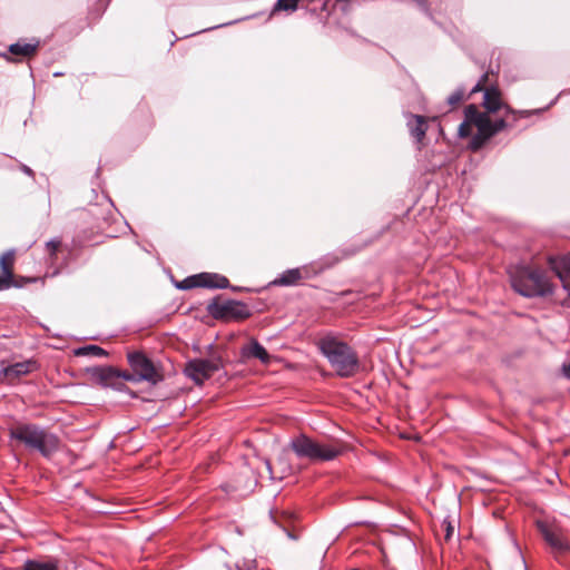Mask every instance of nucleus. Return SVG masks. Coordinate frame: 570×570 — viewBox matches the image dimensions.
Here are the masks:
<instances>
[{
	"instance_id": "nucleus-1",
	"label": "nucleus",
	"mask_w": 570,
	"mask_h": 570,
	"mask_svg": "<svg viewBox=\"0 0 570 570\" xmlns=\"http://www.w3.org/2000/svg\"><path fill=\"white\" fill-rule=\"evenodd\" d=\"M488 73H484L472 88L471 94L484 90L483 102L485 111H480L478 106L471 104L464 108V120L459 126V137L471 136L472 126L478 132L471 137L469 148L478 151L484 144L507 127H512L519 118L529 116L528 111H517L502 101L501 92L495 87L484 88Z\"/></svg>"
},
{
	"instance_id": "nucleus-2",
	"label": "nucleus",
	"mask_w": 570,
	"mask_h": 570,
	"mask_svg": "<svg viewBox=\"0 0 570 570\" xmlns=\"http://www.w3.org/2000/svg\"><path fill=\"white\" fill-rule=\"evenodd\" d=\"M316 345L338 376L351 377L357 373L358 356L347 343L333 334H326Z\"/></svg>"
},
{
	"instance_id": "nucleus-3",
	"label": "nucleus",
	"mask_w": 570,
	"mask_h": 570,
	"mask_svg": "<svg viewBox=\"0 0 570 570\" xmlns=\"http://www.w3.org/2000/svg\"><path fill=\"white\" fill-rule=\"evenodd\" d=\"M9 435L30 450L38 451L42 456L49 459L59 449V438L47 429L37 424L21 423L10 429Z\"/></svg>"
},
{
	"instance_id": "nucleus-4",
	"label": "nucleus",
	"mask_w": 570,
	"mask_h": 570,
	"mask_svg": "<svg viewBox=\"0 0 570 570\" xmlns=\"http://www.w3.org/2000/svg\"><path fill=\"white\" fill-rule=\"evenodd\" d=\"M513 289L524 297H543L553 293V284L540 268L524 266L511 274Z\"/></svg>"
},
{
	"instance_id": "nucleus-5",
	"label": "nucleus",
	"mask_w": 570,
	"mask_h": 570,
	"mask_svg": "<svg viewBox=\"0 0 570 570\" xmlns=\"http://www.w3.org/2000/svg\"><path fill=\"white\" fill-rule=\"evenodd\" d=\"M289 448L297 458L307 459L311 462L332 461L342 453L338 446L316 442L305 434L293 438Z\"/></svg>"
},
{
	"instance_id": "nucleus-6",
	"label": "nucleus",
	"mask_w": 570,
	"mask_h": 570,
	"mask_svg": "<svg viewBox=\"0 0 570 570\" xmlns=\"http://www.w3.org/2000/svg\"><path fill=\"white\" fill-rule=\"evenodd\" d=\"M208 313L215 320L226 322L243 321L252 315L248 306L239 301L212 302L208 305Z\"/></svg>"
},
{
	"instance_id": "nucleus-7",
	"label": "nucleus",
	"mask_w": 570,
	"mask_h": 570,
	"mask_svg": "<svg viewBox=\"0 0 570 570\" xmlns=\"http://www.w3.org/2000/svg\"><path fill=\"white\" fill-rule=\"evenodd\" d=\"M128 363L138 382L157 384L163 380L159 368L141 352H131L127 355Z\"/></svg>"
},
{
	"instance_id": "nucleus-8",
	"label": "nucleus",
	"mask_w": 570,
	"mask_h": 570,
	"mask_svg": "<svg viewBox=\"0 0 570 570\" xmlns=\"http://www.w3.org/2000/svg\"><path fill=\"white\" fill-rule=\"evenodd\" d=\"M222 367L220 357L196 358L187 363L185 373L196 384H202Z\"/></svg>"
},
{
	"instance_id": "nucleus-9",
	"label": "nucleus",
	"mask_w": 570,
	"mask_h": 570,
	"mask_svg": "<svg viewBox=\"0 0 570 570\" xmlns=\"http://www.w3.org/2000/svg\"><path fill=\"white\" fill-rule=\"evenodd\" d=\"M186 283L183 288L190 287H207V288H226L229 285V281L222 275L210 274V273H202L199 275H195L188 277L184 281Z\"/></svg>"
},
{
	"instance_id": "nucleus-10",
	"label": "nucleus",
	"mask_w": 570,
	"mask_h": 570,
	"mask_svg": "<svg viewBox=\"0 0 570 570\" xmlns=\"http://www.w3.org/2000/svg\"><path fill=\"white\" fill-rule=\"evenodd\" d=\"M548 264L562 283L564 289L570 288V253L562 256H549Z\"/></svg>"
},
{
	"instance_id": "nucleus-11",
	"label": "nucleus",
	"mask_w": 570,
	"mask_h": 570,
	"mask_svg": "<svg viewBox=\"0 0 570 570\" xmlns=\"http://www.w3.org/2000/svg\"><path fill=\"white\" fill-rule=\"evenodd\" d=\"M240 354L246 360L257 358L263 364H269L271 362V355L256 338H250L249 342L240 348Z\"/></svg>"
},
{
	"instance_id": "nucleus-12",
	"label": "nucleus",
	"mask_w": 570,
	"mask_h": 570,
	"mask_svg": "<svg viewBox=\"0 0 570 570\" xmlns=\"http://www.w3.org/2000/svg\"><path fill=\"white\" fill-rule=\"evenodd\" d=\"M538 528L548 544L557 552H563L570 549L569 543L559 532L552 531L547 524L538 523Z\"/></svg>"
},
{
	"instance_id": "nucleus-13",
	"label": "nucleus",
	"mask_w": 570,
	"mask_h": 570,
	"mask_svg": "<svg viewBox=\"0 0 570 570\" xmlns=\"http://www.w3.org/2000/svg\"><path fill=\"white\" fill-rule=\"evenodd\" d=\"M14 264V250H8L3 253L0 257V291L4 288H9L12 285V269Z\"/></svg>"
},
{
	"instance_id": "nucleus-14",
	"label": "nucleus",
	"mask_w": 570,
	"mask_h": 570,
	"mask_svg": "<svg viewBox=\"0 0 570 570\" xmlns=\"http://www.w3.org/2000/svg\"><path fill=\"white\" fill-rule=\"evenodd\" d=\"M37 368L36 361L28 360L23 362H17L2 370L4 377L9 382H13L23 375H27Z\"/></svg>"
},
{
	"instance_id": "nucleus-15",
	"label": "nucleus",
	"mask_w": 570,
	"mask_h": 570,
	"mask_svg": "<svg viewBox=\"0 0 570 570\" xmlns=\"http://www.w3.org/2000/svg\"><path fill=\"white\" fill-rule=\"evenodd\" d=\"M406 126L416 142H422L428 131L426 118L420 115H409Z\"/></svg>"
},
{
	"instance_id": "nucleus-16",
	"label": "nucleus",
	"mask_w": 570,
	"mask_h": 570,
	"mask_svg": "<svg viewBox=\"0 0 570 570\" xmlns=\"http://www.w3.org/2000/svg\"><path fill=\"white\" fill-rule=\"evenodd\" d=\"M257 484V479L254 476L253 472L249 470H245L239 473V475L234 480V484H232L233 491H238L243 493H248L254 490Z\"/></svg>"
},
{
	"instance_id": "nucleus-17",
	"label": "nucleus",
	"mask_w": 570,
	"mask_h": 570,
	"mask_svg": "<svg viewBox=\"0 0 570 570\" xmlns=\"http://www.w3.org/2000/svg\"><path fill=\"white\" fill-rule=\"evenodd\" d=\"M39 40H35L33 42L18 41L12 43L8 48V52L20 58H29L36 55L39 48Z\"/></svg>"
},
{
	"instance_id": "nucleus-18",
	"label": "nucleus",
	"mask_w": 570,
	"mask_h": 570,
	"mask_svg": "<svg viewBox=\"0 0 570 570\" xmlns=\"http://www.w3.org/2000/svg\"><path fill=\"white\" fill-rule=\"evenodd\" d=\"M22 570H61L60 561L57 558L28 559Z\"/></svg>"
},
{
	"instance_id": "nucleus-19",
	"label": "nucleus",
	"mask_w": 570,
	"mask_h": 570,
	"mask_svg": "<svg viewBox=\"0 0 570 570\" xmlns=\"http://www.w3.org/2000/svg\"><path fill=\"white\" fill-rule=\"evenodd\" d=\"M92 375L97 379V381L102 385H108L116 375H119V371L112 367H95L92 370Z\"/></svg>"
},
{
	"instance_id": "nucleus-20",
	"label": "nucleus",
	"mask_w": 570,
	"mask_h": 570,
	"mask_svg": "<svg viewBox=\"0 0 570 570\" xmlns=\"http://www.w3.org/2000/svg\"><path fill=\"white\" fill-rule=\"evenodd\" d=\"M301 278V272L299 269H289L286 271L281 275L278 281H276L277 284L281 285H293Z\"/></svg>"
},
{
	"instance_id": "nucleus-21",
	"label": "nucleus",
	"mask_w": 570,
	"mask_h": 570,
	"mask_svg": "<svg viewBox=\"0 0 570 570\" xmlns=\"http://www.w3.org/2000/svg\"><path fill=\"white\" fill-rule=\"evenodd\" d=\"M77 355H92L97 357L107 356V352L97 345H88L76 351Z\"/></svg>"
},
{
	"instance_id": "nucleus-22",
	"label": "nucleus",
	"mask_w": 570,
	"mask_h": 570,
	"mask_svg": "<svg viewBox=\"0 0 570 570\" xmlns=\"http://www.w3.org/2000/svg\"><path fill=\"white\" fill-rule=\"evenodd\" d=\"M299 0H277L274 7V11H294L297 8Z\"/></svg>"
},
{
	"instance_id": "nucleus-23",
	"label": "nucleus",
	"mask_w": 570,
	"mask_h": 570,
	"mask_svg": "<svg viewBox=\"0 0 570 570\" xmlns=\"http://www.w3.org/2000/svg\"><path fill=\"white\" fill-rule=\"evenodd\" d=\"M61 246V240L58 238L50 239L46 243V249L51 261L57 258V253Z\"/></svg>"
},
{
	"instance_id": "nucleus-24",
	"label": "nucleus",
	"mask_w": 570,
	"mask_h": 570,
	"mask_svg": "<svg viewBox=\"0 0 570 570\" xmlns=\"http://www.w3.org/2000/svg\"><path fill=\"white\" fill-rule=\"evenodd\" d=\"M465 98V91L463 88L456 89L454 92H452L448 98V104L451 107L458 106L460 102H462Z\"/></svg>"
},
{
	"instance_id": "nucleus-25",
	"label": "nucleus",
	"mask_w": 570,
	"mask_h": 570,
	"mask_svg": "<svg viewBox=\"0 0 570 570\" xmlns=\"http://www.w3.org/2000/svg\"><path fill=\"white\" fill-rule=\"evenodd\" d=\"M236 567L238 570H257L255 559H244L242 562H237Z\"/></svg>"
},
{
	"instance_id": "nucleus-26",
	"label": "nucleus",
	"mask_w": 570,
	"mask_h": 570,
	"mask_svg": "<svg viewBox=\"0 0 570 570\" xmlns=\"http://www.w3.org/2000/svg\"><path fill=\"white\" fill-rule=\"evenodd\" d=\"M118 377H121V379H124L125 381H128V382L138 383V380H137L134 371L132 372H126V371L125 372H120L119 371V375H116V379H118Z\"/></svg>"
},
{
	"instance_id": "nucleus-27",
	"label": "nucleus",
	"mask_w": 570,
	"mask_h": 570,
	"mask_svg": "<svg viewBox=\"0 0 570 570\" xmlns=\"http://www.w3.org/2000/svg\"><path fill=\"white\" fill-rule=\"evenodd\" d=\"M563 374L566 377L570 379V363L568 365H563Z\"/></svg>"
},
{
	"instance_id": "nucleus-28",
	"label": "nucleus",
	"mask_w": 570,
	"mask_h": 570,
	"mask_svg": "<svg viewBox=\"0 0 570 570\" xmlns=\"http://www.w3.org/2000/svg\"><path fill=\"white\" fill-rule=\"evenodd\" d=\"M452 531H453V528L449 524V525H448V528H446V535H445V537H446V539H449V538H450V535H451Z\"/></svg>"
},
{
	"instance_id": "nucleus-29",
	"label": "nucleus",
	"mask_w": 570,
	"mask_h": 570,
	"mask_svg": "<svg viewBox=\"0 0 570 570\" xmlns=\"http://www.w3.org/2000/svg\"><path fill=\"white\" fill-rule=\"evenodd\" d=\"M23 170H24V173H27L29 175L32 174V170L30 168L26 167V166L23 167Z\"/></svg>"
},
{
	"instance_id": "nucleus-30",
	"label": "nucleus",
	"mask_w": 570,
	"mask_h": 570,
	"mask_svg": "<svg viewBox=\"0 0 570 570\" xmlns=\"http://www.w3.org/2000/svg\"><path fill=\"white\" fill-rule=\"evenodd\" d=\"M3 57H4L6 59L10 60L7 53H3Z\"/></svg>"
},
{
	"instance_id": "nucleus-31",
	"label": "nucleus",
	"mask_w": 570,
	"mask_h": 570,
	"mask_svg": "<svg viewBox=\"0 0 570 570\" xmlns=\"http://www.w3.org/2000/svg\"><path fill=\"white\" fill-rule=\"evenodd\" d=\"M569 297H570V293H569Z\"/></svg>"
}]
</instances>
